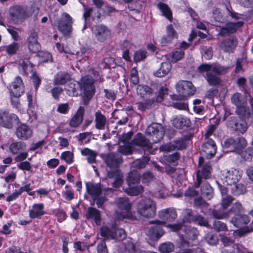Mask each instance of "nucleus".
<instances>
[{
  "mask_svg": "<svg viewBox=\"0 0 253 253\" xmlns=\"http://www.w3.org/2000/svg\"><path fill=\"white\" fill-rule=\"evenodd\" d=\"M15 134L19 139L27 140L32 137L33 131L27 125L22 124L17 127Z\"/></svg>",
  "mask_w": 253,
  "mask_h": 253,
  "instance_id": "nucleus-25",
  "label": "nucleus"
},
{
  "mask_svg": "<svg viewBox=\"0 0 253 253\" xmlns=\"http://www.w3.org/2000/svg\"><path fill=\"white\" fill-rule=\"evenodd\" d=\"M170 61L175 63L177 61L181 60L184 56V52L182 50H176L170 54Z\"/></svg>",
  "mask_w": 253,
  "mask_h": 253,
  "instance_id": "nucleus-57",
  "label": "nucleus"
},
{
  "mask_svg": "<svg viewBox=\"0 0 253 253\" xmlns=\"http://www.w3.org/2000/svg\"><path fill=\"white\" fill-rule=\"evenodd\" d=\"M158 6L163 14L168 19H170L171 17V12L168 6L165 3L160 2L158 4Z\"/></svg>",
  "mask_w": 253,
  "mask_h": 253,
  "instance_id": "nucleus-56",
  "label": "nucleus"
},
{
  "mask_svg": "<svg viewBox=\"0 0 253 253\" xmlns=\"http://www.w3.org/2000/svg\"><path fill=\"white\" fill-rule=\"evenodd\" d=\"M101 235L106 239H112L121 241L125 239L126 234L122 228H113L110 230L106 226H102L100 229Z\"/></svg>",
  "mask_w": 253,
  "mask_h": 253,
  "instance_id": "nucleus-13",
  "label": "nucleus"
},
{
  "mask_svg": "<svg viewBox=\"0 0 253 253\" xmlns=\"http://www.w3.org/2000/svg\"><path fill=\"white\" fill-rule=\"evenodd\" d=\"M188 139L189 137L185 135L180 138L174 140L173 144H168L162 146L161 149L167 151H170L175 149L182 150L185 148L186 142Z\"/></svg>",
  "mask_w": 253,
  "mask_h": 253,
  "instance_id": "nucleus-21",
  "label": "nucleus"
},
{
  "mask_svg": "<svg viewBox=\"0 0 253 253\" xmlns=\"http://www.w3.org/2000/svg\"><path fill=\"white\" fill-rule=\"evenodd\" d=\"M172 124L176 128H183L190 126V121L187 117L182 115L176 116L172 120Z\"/></svg>",
  "mask_w": 253,
  "mask_h": 253,
  "instance_id": "nucleus-30",
  "label": "nucleus"
},
{
  "mask_svg": "<svg viewBox=\"0 0 253 253\" xmlns=\"http://www.w3.org/2000/svg\"><path fill=\"white\" fill-rule=\"evenodd\" d=\"M242 172L237 169H231L221 171L220 180L224 185L230 186L232 194L235 196L244 194L246 187L241 181Z\"/></svg>",
  "mask_w": 253,
  "mask_h": 253,
  "instance_id": "nucleus-3",
  "label": "nucleus"
},
{
  "mask_svg": "<svg viewBox=\"0 0 253 253\" xmlns=\"http://www.w3.org/2000/svg\"><path fill=\"white\" fill-rule=\"evenodd\" d=\"M244 118H237L236 117H231L229 118L227 122V126L232 130L238 131L243 133L247 129V124L245 119L247 118L241 116Z\"/></svg>",
  "mask_w": 253,
  "mask_h": 253,
  "instance_id": "nucleus-16",
  "label": "nucleus"
},
{
  "mask_svg": "<svg viewBox=\"0 0 253 253\" xmlns=\"http://www.w3.org/2000/svg\"><path fill=\"white\" fill-rule=\"evenodd\" d=\"M27 98L28 105V113L29 116H32L36 118L37 115L35 111L36 106V99L33 97L31 92L27 93Z\"/></svg>",
  "mask_w": 253,
  "mask_h": 253,
  "instance_id": "nucleus-35",
  "label": "nucleus"
},
{
  "mask_svg": "<svg viewBox=\"0 0 253 253\" xmlns=\"http://www.w3.org/2000/svg\"><path fill=\"white\" fill-rule=\"evenodd\" d=\"M171 69V65L169 62H165L161 63L160 68L154 73L157 77L162 78L167 75Z\"/></svg>",
  "mask_w": 253,
  "mask_h": 253,
  "instance_id": "nucleus-36",
  "label": "nucleus"
},
{
  "mask_svg": "<svg viewBox=\"0 0 253 253\" xmlns=\"http://www.w3.org/2000/svg\"><path fill=\"white\" fill-rule=\"evenodd\" d=\"M28 45L29 50L32 53H36L41 49V45L38 42V34L35 32H31L28 38Z\"/></svg>",
  "mask_w": 253,
  "mask_h": 253,
  "instance_id": "nucleus-28",
  "label": "nucleus"
},
{
  "mask_svg": "<svg viewBox=\"0 0 253 253\" xmlns=\"http://www.w3.org/2000/svg\"><path fill=\"white\" fill-rule=\"evenodd\" d=\"M10 18L15 24L22 22L28 18L26 13V6L16 5L9 9Z\"/></svg>",
  "mask_w": 253,
  "mask_h": 253,
  "instance_id": "nucleus-17",
  "label": "nucleus"
},
{
  "mask_svg": "<svg viewBox=\"0 0 253 253\" xmlns=\"http://www.w3.org/2000/svg\"><path fill=\"white\" fill-rule=\"evenodd\" d=\"M86 191L88 194H89L94 200L96 201V204L98 208H101L104 202L106 200L105 197H99L102 193L106 194V193L108 191L111 190V189L106 190L102 189L101 184L92 183H87L86 184Z\"/></svg>",
  "mask_w": 253,
  "mask_h": 253,
  "instance_id": "nucleus-9",
  "label": "nucleus"
},
{
  "mask_svg": "<svg viewBox=\"0 0 253 253\" xmlns=\"http://www.w3.org/2000/svg\"><path fill=\"white\" fill-rule=\"evenodd\" d=\"M19 65L22 70L23 73L26 75L33 72V65L28 58L22 59L20 62Z\"/></svg>",
  "mask_w": 253,
  "mask_h": 253,
  "instance_id": "nucleus-40",
  "label": "nucleus"
},
{
  "mask_svg": "<svg viewBox=\"0 0 253 253\" xmlns=\"http://www.w3.org/2000/svg\"><path fill=\"white\" fill-rule=\"evenodd\" d=\"M201 192L202 195L208 200H210L213 195L212 187L205 180L201 183Z\"/></svg>",
  "mask_w": 253,
  "mask_h": 253,
  "instance_id": "nucleus-39",
  "label": "nucleus"
},
{
  "mask_svg": "<svg viewBox=\"0 0 253 253\" xmlns=\"http://www.w3.org/2000/svg\"><path fill=\"white\" fill-rule=\"evenodd\" d=\"M132 146L130 145H124L120 146L118 148V151L119 152L124 155H129L132 153Z\"/></svg>",
  "mask_w": 253,
  "mask_h": 253,
  "instance_id": "nucleus-63",
  "label": "nucleus"
},
{
  "mask_svg": "<svg viewBox=\"0 0 253 253\" xmlns=\"http://www.w3.org/2000/svg\"><path fill=\"white\" fill-rule=\"evenodd\" d=\"M228 68L216 63L203 64L199 67L200 72L203 74L208 84L211 85L219 84V76L225 74Z\"/></svg>",
  "mask_w": 253,
  "mask_h": 253,
  "instance_id": "nucleus-5",
  "label": "nucleus"
},
{
  "mask_svg": "<svg viewBox=\"0 0 253 253\" xmlns=\"http://www.w3.org/2000/svg\"><path fill=\"white\" fill-rule=\"evenodd\" d=\"M11 96L19 98L24 92V85L21 78L16 77L9 86Z\"/></svg>",
  "mask_w": 253,
  "mask_h": 253,
  "instance_id": "nucleus-20",
  "label": "nucleus"
},
{
  "mask_svg": "<svg viewBox=\"0 0 253 253\" xmlns=\"http://www.w3.org/2000/svg\"><path fill=\"white\" fill-rule=\"evenodd\" d=\"M146 57V52L144 50H138L134 53V60L136 62H140Z\"/></svg>",
  "mask_w": 253,
  "mask_h": 253,
  "instance_id": "nucleus-64",
  "label": "nucleus"
},
{
  "mask_svg": "<svg viewBox=\"0 0 253 253\" xmlns=\"http://www.w3.org/2000/svg\"><path fill=\"white\" fill-rule=\"evenodd\" d=\"M243 209L242 206L239 202H235L231 207V209L228 211L229 216L232 214H235L236 216L239 215L240 213L242 211Z\"/></svg>",
  "mask_w": 253,
  "mask_h": 253,
  "instance_id": "nucleus-52",
  "label": "nucleus"
},
{
  "mask_svg": "<svg viewBox=\"0 0 253 253\" xmlns=\"http://www.w3.org/2000/svg\"><path fill=\"white\" fill-rule=\"evenodd\" d=\"M231 101L237 107V114L245 118H249L251 116L249 109L246 107L247 99L243 95L239 93H234L231 98Z\"/></svg>",
  "mask_w": 253,
  "mask_h": 253,
  "instance_id": "nucleus-12",
  "label": "nucleus"
},
{
  "mask_svg": "<svg viewBox=\"0 0 253 253\" xmlns=\"http://www.w3.org/2000/svg\"><path fill=\"white\" fill-rule=\"evenodd\" d=\"M92 32L96 40L102 42L109 38L111 32L109 28L103 25H97L92 27Z\"/></svg>",
  "mask_w": 253,
  "mask_h": 253,
  "instance_id": "nucleus-19",
  "label": "nucleus"
},
{
  "mask_svg": "<svg viewBox=\"0 0 253 253\" xmlns=\"http://www.w3.org/2000/svg\"><path fill=\"white\" fill-rule=\"evenodd\" d=\"M95 126L97 129L103 130L105 129L107 122L106 117L98 111L95 113Z\"/></svg>",
  "mask_w": 253,
  "mask_h": 253,
  "instance_id": "nucleus-33",
  "label": "nucleus"
},
{
  "mask_svg": "<svg viewBox=\"0 0 253 253\" xmlns=\"http://www.w3.org/2000/svg\"><path fill=\"white\" fill-rule=\"evenodd\" d=\"M207 242L210 245L214 246L217 245L218 242V238L216 235L211 232L208 233L205 236Z\"/></svg>",
  "mask_w": 253,
  "mask_h": 253,
  "instance_id": "nucleus-55",
  "label": "nucleus"
},
{
  "mask_svg": "<svg viewBox=\"0 0 253 253\" xmlns=\"http://www.w3.org/2000/svg\"><path fill=\"white\" fill-rule=\"evenodd\" d=\"M213 228L217 232L225 231L228 230L226 224L219 220L213 221Z\"/></svg>",
  "mask_w": 253,
  "mask_h": 253,
  "instance_id": "nucleus-58",
  "label": "nucleus"
},
{
  "mask_svg": "<svg viewBox=\"0 0 253 253\" xmlns=\"http://www.w3.org/2000/svg\"><path fill=\"white\" fill-rule=\"evenodd\" d=\"M119 253H138L134 243L131 239L127 240L124 242V251Z\"/></svg>",
  "mask_w": 253,
  "mask_h": 253,
  "instance_id": "nucleus-47",
  "label": "nucleus"
},
{
  "mask_svg": "<svg viewBox=\"0 0 253 253\" xmlns=\"http://www.w3.org/2000/svg\"><path fill=\"white\" fill-rule=\"evenodd\" d=\"M174 246L171 242H165L162 244L159 247L161 253H170L173 251Z\"/></svg>",
  "mask_w": 253,
  "mask_h": 253,
  "instance_id": "nucleus-49",
  "label": "nucleus"
},
{
  "mask_svg": "<svg viewBox=\"0 0 253 253\" xmlns=\"http://www.w3.org/2000/svg\"><path fill=\"white\" fill-rule=\"evenodd\" d=\"M140 174L138 171L134 169L128 173L126 181L129 188L126 189V192L131 196H135L140 194L143 191V188L141 185L133 186L132 185L139 182Z\"/></svg>",
  "mask_w": 253,
  "mask_h": 253,
  "instance_id": "nucleus-10",
  "label": "nucleus"
},
{
  "mask_svg": "<svg viewBox=\"0 0 253 253\" xmlns=\"http://www.w3.org/2000/svg\"><path fill=\"white\" fill-rule=\"evenodd\" d=\"M204 159L200 157L199 160V165L201 169H199L197 172V187H199L204 180L203 178L206 179L210 177L211 175V168L210 163H206L203 164Z\"/></svg>",
  "mask_w": 253,
  "mask_h": 253,
  "instance_id": "nucleus-15",
  "label": "nucleus"
},
{
  "mask_svg": "<svg viewBox=\"0 0 253 253\" xmlns=\"http://www.w3.org/2000/svg\"><path fill=\"white\" fill-rule=\"evenodd\" d=\"M104 160L107 166L111 169L108 176L109 178H114L113 186L117 188L123 182V174L118 169L120 164L123 162L122 157L118 154L110 153L105 156Z\"/></svg>",
  "mask_w": 253,
  "mask_h": 253,
  "instance_id": "nucleus-6",
  "label": "nucleus"
},
{
  "mask_svg": "<svg viewBox=\"0 0 253 253\" xmlns=\"http://www.w3.org/2000/svg\"><path fill=\"white\" fill-rule=\"evenodd\" d=\"M27 148L26 143L23 141H15L12 142L9 146L10 152L12 155H17L20 152L24 151Z\"/></svg>",
  "mask_w": 253,
  "mask_h": 253,
  "instance_id": "nucleus-31",
  "label": "nucleus"
},
{
  "mask_svg": "<svg viewBox=\"0 0 253 253\" xmlns=\"http://www.w3.org/2000/svg\"><path fill=\"white\" fill-rule=\"evenodd\" d=\"M84 113V107H80L70 121V125L74 127L78 126L83 121Z\"/></svg>",
  "mask_w": 253,
  "mask_h": 253,
  "instance_id": "nucleus-34",
  "label": "nucleus"
},
{
  "mask_svg": "<svg viewBox=\"0 0 253 253\" xmlns=\"http://www.w3.org/2000/svg\"><path fill=\"white\" fill-rule=\"evenodd\" d=\"M237 43V39L235 37H229L222 41L220 47L224 52H232L236 47Z\"/></svg>",
  "mask_w": 253,
  "mask_h": 253,
  "instance_id": "nucleus-29",
  "label": "nucleus"
},
{
  "mask_svg": "<svg viewBox=\"0 0 253 253\" xmlns=\"http://www.w3.org/2000/svg\"><path fill=\"white\" fill-rule=\"evenodd\" d=\"M38 56L40 58V62H49L52 60V56L50 53L44 51H40L38 52Z\"/></svg>",
  "mask_w": 253,
  "mask_h": 253,
  "instance_id": "nucleus-51",
  "label": "nucleus"
},
{
  "mask_svg": "<svg viewBox=\"0 0 253 253\" xmlns=\"http://www.w3.org/2000/svg\"><path fill=\"white\" fill-rule=\"evenodd\" d=\"M159 217L160 220L151 222L156 223L157 226L148 228L146 230L147 235L152 240L158 239L164 235L165 232L160 225L174 221L177 217V213L174 208H169L160 211Z\"/></svg>",
  "mask_w": 253,
  "mask_h": 253,
  "instance_id": "nucleus-4",
  "label": "nucleus"
},
{
  "mask_svg": "<svg viewBox=\"0 0 253 253\" xmlns=\"http://www.w3.org/2000/svg\"><path fill=\"white\" fill-rule=\"evenodd\" d=\"M157 191L154 192V195L158 198H165L169 195V191L163 183L161 182L157 183Z\"/></svg>",
  "mask_w": 253,
  "mask_h": 253,
  "instance_id": "nucleus-42",
  "label": "nucleus"
},
{
  "mask_svg": "<svg viewBox=\"0 0 253 253\" xmlns=\"http://www.w3.org/2000/svg\"><path fill=\"white\" fill-rule=\"evenodd\" d=\"M176 90L179 95L185 97L193 95L196 89L191 82L180 81L176 84Z\"/></svg>",
  "mask_w": 253,
  "mask_h": 253,
  "instance_id": "nucleus-18",
  "label": "nucleus"
},
{
  "mask_svg": "<svg viewBox=\"0 0 253 253\" xmlns=\"http://www.w3.org/2000/svg\"><path fill=\"white\" fill-rule=\"evenodd\" d=\"M137 93L143 98L150 97L152 94V90L150 87L145 85H138Z\"/></svg>",
  "mask_w": 253,
  "mask_h": 253,
  "instance_id": "nucleus-45",
  "label": "nucleus"
},
{
  "mask_svg": "<svg viewBox=\"0 0 253 253\" xmlns=\"http://www.w3.org/2000/svg\"><path fill=\"white\" fill-rule=\"evenodd\" d=\"M199 232L196 228L191 226H187L184 229V234H179V238L183 244L187 243V240H193L198 236Z\"/></svg>",
  "mask_w": 253,
  "mask_h": 253,
  "instance_id": "nucleus-23",
  "label": "nucleus"
},
{
  "mask_svg": "<svg viewBox=\"0 0 253 253\" xmlns=\"http://www.w3.org/2000/svg\"><path fill=\"white\" fill-rule=\"evenodd\" d=\"M219 237L221 242L225 248L222 250V253H239L243 252V247L235 244L233 239L224 234H220Z\"/></svg>",
  "mask_w": 253,
  "mask_h": 253,
  "instance_id": "nucleus-14",
  "label": "nucleus"
},
{
  "mask_svg": "<svg viewBox=\"0 0 253 253\" xmlns=\"http://www.w3.org/2000/svg\"><path fill=\"white\" fill-rule=\"evenodd\" d=\"M203 152L207 159L211 158L216 152V146L214 141L211 139H207V141L202 147Z\"/></svg>",
  "mask_w": 253,
  "mask_h": 253,
  "instance_id": "nucleus-22",
  "label": "nucleus"
},
{
  "mask_svg": "<svg viewBox=\"0 0 253 253\" xmlns=\"http://www.w3.org/2000/svg\"><path fill=\"white\" fill-rule=\"evenodd\" d=\"M116 204L121 211L117 215V218L119 219L134 218V215L130 211L131 203L129 202L127 198H119L117 199Z\"/></svg>",
  "mask_w": 253,
  "mask_h": 253,
  "instance_id": "nucleus-11",
  "label": "nucleus"
},
{
  "mask_svg": "<svg viewBox=\"0 0 253 253\" xmlns=\"http://www.w3.org/2000/svg\"><path fill=\"white\" fill-rule=\"evenodd\" d=\"M226 8L228 12V14L233 19L238 20V21L226 23L225 26L222 27L220 30L219 35L221 36H225L226 35L236 32L237 30L242 27L244 24V18L241 14L233 11L230 5H226Z\"/></svg>",
  "mask_w": 253,
  "mask_h": 253,
  "instance_id": "nucleus-8",
  "label": "nucleus"
},
{
  "mask_svg": "<svg viewBox=\"0 0 253 253\" xmlns=\"http://www.w3.org/2000/svg\"><path fill=\"white\" fill-rule=\"evenodd\" d=\"M236 152L240 154L242 152V149L246 147V140L244 137H238L236 139Z\"/></svg>",
  "mask_w": 253,
  "mask_h": 253,
  "instance_id": "nucleus-53",
  "label": "nucleus"
},
{
  "mask_svg": "<svg viewBox=\"0 0 253 253\" xmlns=\"http://www.w3.org/2000/svg\"><path fill=\"white\" fill-rule=\"evenodd\" d=\"M154 102V99L153 98H149L144 101L137 103V107L139 110L144 111L148 108Z\"/></svg>",
  "mask_w": 253,
  "mask_h": 253,
  "instance_id": "nucleus-59",
  "label": "nucleus"
},
{
  "mask_svg": "<svg viewBox=\"0 0 253 253\" xmlns=\"http://www.w3.org/2000/svg\"><path fill=\"white\" fill-rule=\"evenodd\" d=\"M234 200L233 197L230 195L222 197L221 206L223 209H226L230 205Z\"/></svg>",
  "mask_w": 253,
  "mask_h": 253,
  "instance_id": "nucleus-62",
  "label": "nucleus"
},
{
  "mask_svg": "<svg viewBox=\"0 0 253 253\" xmlns=\"http://www.w3.org/2000/svg\"><path fill=\"white\" fill-rule=\"evenodd\" d=\"M41 6V0H35L33 4L30 6H26V13L28 17H29L33 14L37 15Z\"/></svg>",
  "mask_w": 253,
  "mask_h": 253,
  "instance_id": "nucleus-37",
  "label": "nucleus"
},
{
  "mask_svg": "<svg viewBox=\"0 0 253 253\" xmlns=\"http://www.w3.org/2000/svg\"><path fill=\"white\" fill-rule=\"evenodd\" d=\"M60 159L64 161L66 164L70 165L74 162V155L72 152L66 151L61 154Z\"/></svg>",
  "mask_w": 253,
  "mask_h": 253,
  "instance_id": "nucleus-48",
  "label": "nucleus"
},
{
  "mask_svg": "<svg viewBox=\"0 0 253 253\" xmlns=\"http://www.w3.org/2000/svg\"><path fill=\"white\" fill-rule=\"evenodd\" d=\"M236 139L229 138L224 142V146L225 148L229 149L227 151H236Z\"/></svg>",
  "mask_w": 253,
  "mask_h": 253,
  "instance_id": "nucleus-60",
  "label": "nucleus"
},
{
  "mask_svg": "<svg viewBox=\"0 0 253 253\" xmlns=\"http://www.w3.org/2000/svg\"><path fill=\"white\" fill-rule=\"evenodd\" d=\"M211 215L216 219H225L229 217V212L222 208L219 210H212L211 211Z\"/></svg>",
  "mask_w": 253,
  "mask_h": 253,
  "instance_id": "nucleus-46",
  "label": "nucleus"
},
{
  "mask_svg": "<svg viewBox=\"0 0 253 253\" xmlns=\"http://www.w3.org/2000/svg\"><path fill=\"white\" fill-rule=\"evenodd\" d=\"M167 30V36L164 37L162 39L161 42L163 44L169 43L171 41L172 39L176 36V33L171 25L168 26Z\"/></svg>",
  "mask_w": 253,
  "mask_h": 253,
  "instance_id": "nucleus-41",
  "label": "nucleus"
},
{
  "mask_svg": "<svg viewBox=\"0 0 253 253\" xmlns=\"http://www.w3.org/2000/svg\"><path fill=\"white\" fill-rule=\"evenodd\" d=\"M146 133L149 135L148 139L141 133H138L131 141V145L150 148L152 143H158L163 138L165 134L164 128L160 124L153 123L148 126Z\"/></svg>",
  "mask_w": 253,
  "mask_h": 253,
  "instance_id": "nucleus-2",
  "label": "nucleus"
},
{
  "mask_svg": "<svg viewBox=\"0 0 253 253\" xmlns=\"http://www.w3.org/2000/svg\"><path fill=\"white\" fill-rule=\"evenodd\" d=\"M17 118L14 114H9L7 112L0 111V125L7 128H11L13 126L12 120H16Z\"/></svg>",
  "mask_w": 253,
  "mask_h": 253,
  "instance_id": "nucleus-26",
  "label": "nucleus"
},
{
  "mask_svg": "<svg viewBox=\"0 0 253 253\" xmlns=\"http://www.w3.org/2000/svg\"><path fill=\"white\" fill-rule=\"evenodd\" d=\"M201 49V54L203 58L206 60H210L212 57V50L211 47L202 46Z\"/></svg>",
  "mask_w": 253,
  "mask_h": 253,
  "instance_id": "nucleus-54",
  "label": "nucleus"
},
{
  "mask_svg": "<svg viewBox=\"0 0 253 253\" xmlns=\"http://www.w3.org/2000/svg\"><path fill=\"white\" fill-rule=\"evenodd\" d=\"M101 68L100 67V69L97 70L92 68L90 72L93 75L94 79L89 76H85L81 79L80 83H77V87L74 82H70L65 88L67 93L70 96H78L79 94V87H80L84 91V97L86 98V100L84 99V104L86 105L95 92V89L93 85L94 81L99 83L104 81V79L100 75Z\"/></svg>",
  "mask_w": 253,
  "mask_h": 253,
  "instance_id": "nucleus-1",
  "label": "nucleus"
},
{
  "mask_svg": "<svg viewBox=\"0 0 253 253\" xmlns=\"http://www.w3.org/2000/svg\"><path fill=\"white\" fill-rule=\"evenodd\" d=\"M149 161L148 157H144L142 160L137 159L132 163V167L136 169H143Z\"/></svg>",
  "mask_w": 253,
  "mask_h": 253,
  "instance_id": "nucleus-50",
  "label": "nucleus"
},
{
  "mask_svg": "<svg viewBox=\"0 0 253 253\" xmlns=\"http://www.w3.org/2000/svg\"><path fill=\"white\" fill-rule=\"evenodd\" d=\"M44 205L43 203L34 204L29 210V216L32 219L41 218L46 213L44 210Z\"/></svg>",
  "mask_w": 253,
  "mask_h": 253,
  "instance_id": "nucleus-24",
  "label": "nucleus"
},
{
  "mask_svg": "<svg viewBox=\"0 0 253 253\" xmlns=\"http://www.w3.org/2000/svg\"><path fill=\"white\" fill-rule=\"evenodd\" d=\"M250 221L249 217L246 215H238L235 217H233L231 220V222L235 227L237 228L244 227Z\"/></svg>",
  "mask_w": 253,
  "mask_h": 253,
  "instance_id": "nucleus-32",
  "label": "nucleus"
},
{
  "mask_svg": "<svg viewBox=\"0 0 253 253\" xmlns=\"http://www.w3.org/2000/svg\"><path fill=\"white\" fill-rule=\"evenodd\" d=\"M130 81L133 85H136L138 84L139 79L138 74V71L136 67H133L130 72Z\"/></svg>",
  "mask_w": 253,
  "mask_h": 253,
  "instance_id": "nucleus-61",
  "label": "nucleus"
},
{
  "mask_svg": "<svg viewBox=\"0 0 253 253\" xmlns=\"http://www.w3.org/2000/svg\"><path fill=\"white\" fill-rule=\"evenodd\" d=\"M64 16L65 19L61 20L58 23V29L64 35H68L72 30V18L68 14L65 13Z\"/></svg>",
  "mask_w": 253,
  "mask_h": 253,
  "instance_id": "nucleus-27",
  "label": "nucleus"
},
{
  "mask_svg": "<svg viewBox=\"0 0 253 253\" xmlns=\"http://www.w3.org/2000/svg\"><path fill=\"white\" fill-rule=\"evenodd\" d=\"M137 214L141 217L150 218L156 213L157 205L155 201L150 198H142L136 205Z\"/></svg>",
  "mask_w": 253,
  "mask_h": 253,
  "instance_id": "nucleus-7",
  "label": "nucleus"
},
{
  "mask_svg": "<svg viewBox=\"0 0 253 253\" xmlns=\"http://www.w3.org/2000/svg\"><path fill=\"white\" fill-rule=\"evenodd\" d=\"M81 154L83 156L87 157V162L89 164H93L95 162L96 153L88 148H85L81 150Z\"/></svg>",
  "mask_w": 253,
  "mask_h": 253,
  "instance_id": "nucleus-44",
  "label": "nucleus"
},
{
  "mask_svg": "<svg viewBox=\"0 0 253 253\" xmlns=\"http://www.w3.org/2000/svg\"><path fill=\"white\" fill-rule=\"evenodd\" d=\"M70 79V75L68 73L60 72L56 74L54 79L55 84H63Z\"/></svg>",
  "mask_w": 253,
  "mask_h": 253,
  "instance_id": "nucleus-43",
  "label": "nucleus"
},
{
  "mask_svg": "<svg viewBox=\"0 0 253 253\" xmlns=\"http://www.w3.org/2000/svg\"><path fill=\"white\" fill-rule=\"evenodd\" d=\"M87 217L94 221L97 225L100 224L101 216L98 210L94 208H89L87 210Z\"/></svg>",
  "mask_w": 253,
  "mask_h": 253,
  "instance_id": "nucleus-38",
  "label": "nucleus"
}]
</instances>
